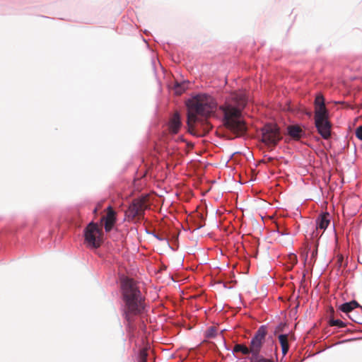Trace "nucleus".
<instances>
[{
    "label": "nucleus",
    "mask_w": 362,
    "mask_h": 362,
    "mask_svg": "<svg viewBox=\"0 0 362 362\" xmlns=\"http://www.w3.org/2000/svg\"><path fill=\"white\" fill-rule=\"evenodd\" d=\"M249 359L250 362H274L272 359L267 358L262 356L261 354L251 356Z\"/></svg>",
    "instance_id": "dca6fc26"
},
{
    "label": "nucleus",
    "mask_w": 362,
    "mask_h": 362,
    "mask_svg": "<svg viewBox=\"0 0 362 362\" xmlns=\"http://www.w3.org/2000/svg\"><path fill=\"white\" fill-rule=\"evenodd\" d=\"M327 117H329V112L326 105L315 107L314 119Z\"/></svg>",
    "instance_id": "ddd939ff"
},
{
    "label": "nucleus",
    "mask_w": 362,
    "mask_h": 362,
    "mask_svg": "<svg viewBox=\"0 0 362 362\" xmlns=\"http://www.w3.org/2000/svg\"><path fill=\"white\" fill-rule=\"evenodd\" d=\"M356 136L361 141H362V125L358 127L355 132Z\"/></svg>",
    "instance_id": "5701e85b"
},
{
    "label": "nucleus",
    "mask_w": 362,
    "mask_h": 362,
    "mask_svg": "<svg viewBox=\"0 0 362 362\" xmlns=\"http://www.w3.org/2000/svg\"><path fill=\"white\" fill-rule=\"evenodd\" d=\"M105 215L100 218V222L104 225L106 233L112 231L117 221V212L113 209L111 205H109L105 210Z\"/></svg>",
    "instance_id": "39448f33"
},
{
    "label": "nucleus",
    "mask_w": 362,
    "mask_h": 362,
    "mask_svg": "<svg viewBox=\"0 0 362 362\" xmlns=\"http://www.w3.org/2000/svg\"><path fill=\"white\" fill-rule=\"evenodd\" d=\"M356 308H361L362 309V306H361L357 301L354 300L350 302L341 304V305H339V310L349 315V317L354 322L361 323L360 322L354 319L351 315H349V313H351Z\"/></svg>",
    "instance_id": "6e6552de"
},
{
    "label": "nucleus",
    "mask_w": 362,
    "mask_h": 362,
    "mask_svg": "<svg viewBox=\"0 0 362 362\" xmlns=\"http://www.w3.org/2000/svg\"><path fill=\"white\" fill-rule=\"evenodd\" d=\"M235 352H241L244 355H247L250 354L249 348L245 345L240 344H237L235 345L233 349V353Z\"/></svg>",
    "instance_id": "2eb2a0df"
},
{
    "label": "nucleus",
    "mask_w": 362,
    "mask_h": 362,
    "mask_svg": "<svg viewBox=\"0 0 362 362\" xmlns=\"http://www.w3.org/2000/svg\"><path fill=\"white\" fill-rule=\"evenodd\" d=\"M103 235V230L98 227L97 223L92 221V247H95L96 238H98L101 240Z\"/></svg>",
    "instance_id": "f8f14e48"
},
{
    "label": "nucleus",
    "mask_w": 362,
    "mask_h": 362,
    "mask_svg": "<svg viewBox=\"0 0 362 362\" xmlns=\"http://www.w3.org/2000/svg\"><path fill=\"white\" fill-rule=\"evenodd\" d=\"M267 334V327L265 325H261L255 332L254 336L252 337L250 341V344L249 347L251 356H256L257 354H260V351L262 345L265 341Z\"/></svg>",
    "instance_id": "20e7f679"
},
{
    "label": "nucleus",
    "mask_w": 362,
    "mask_h": 362,
    "mask_svg": "<svg viewBox=\"0 0 362 362\" xmlns=\"http://www.w3.org/2000/svg\"><path fill=\"white\" fill-rule=\"evenodd\" d=\"M216 336V329L214 327H209L206 332V337L208 338H214Z\"/></svg>",
    "instance_id": "4be33fe9"
},
{
    "label": "nucleus",
    "mask_w": 362,
    "mask_h": 362,
    "mask_svg": "<svg viewBox=\"0 0 362 362\" xmlns=\"http://www.w3.org/2000/svg\"><path fill=\"white\" fill-rule=\"evenodd\" d=\"M188 81H184L182 83H177L175 86V90L177 94L181 95L187 88Z\"/></svg>",
    "instance_id": "f3484780"
},
{
    "label": "nucleus",
    "mask_w": 362,
    "mask_h": 362,
    "mask_svg": "<svg viewBox=\"0 0 362 362\" xmlns=\"http://www.w3.org/2000/svg\"><path fill=\"white\" fill-rule=\"evenodd\" d=\"M141 210V204L137 202H133L127 209L125 214L128 220H133L138 216Z\"/></svg>",
    "instance_id": "9d476101"
},
{
    "label": "nucleus",
    "mask_w": 362,
    "mask_h": 362,
    "mask_svg": "<svg viewBox=\"0 0 362 362\" xmlns=\"http://www.w3.org/2000/svg\"><path fill=\"white\" fill-rule=\"evenodd\" d=\"M96 211H97V209H94L93 213H96Z\"/></svg>",
    "instance_id": "393cba45"
},
{
    "label": "nucleus",
    "mask_w": 362,
    "mask_h": 362,
    "mask_svg": "<svg viewBox=\"0 0 362 362\" xmlns=\"http://www.w3.org/2000/svg\"><path fill=\"white\" fill-rule=\"evenodd\" d=\"M281 139L280 129L275 124H267L262 129V141L267 145L276 146Z\"/></svg>",
    "instance_id": "7ed1b4c3"
},
{
    "label": "nucleus",
    "mask_w": 362,
    "mask_h": 362,
    "mask_svg": "<svg viewBox=\"0 0 362 362\" xmlns=\"http://www.w3.org/2000/svg\"><path fill=\"white\" fill-rule=\"evenodd\" d=\"M247 103L246 93L242 90L232 93L218 107L213 97L206 94L199 95L194 100L187 103L188 117L194 116V113L206 117L216 113L228 129L242 134L247 130L246 124L241 119L242 110Z\"/></svg>",
    "instance_id": "f257e3e1"
},
{
    "label": "nucleus",
    "mask_w": 362,
    "mask_h": 362,
    "mask_svg": "<svg viewBox=\"0 0 362 362\" xmlns=\"http://www.w3.org/2000/svg\"><path fill=\"white\" fill-rule=\"evenodd\" d=\"M332 216L328 212H322L318 215L315 220V228L316 232H313V237L318 236V230H321L324 232L329 225L331 222Z\"/></svg>",
    "instance_id": "0eeeda50"
},
{
    "label": "nucleus",
    "mask_w": 362,
    "mask_h": 362,
    "mask_svg": "<svg viewBox=\"0 0 362 362\" xmlns=\"http://www.w3.org/2000/svg\"><path fill=\"white\" fill-rule=\"evenodd\" d=\"M314 105H315V107L325 105V98L322 95V94L318 93L316 95L315 101H314Z\"/></svg>",
    "instance_id": "aec40b11"
},
{
    "label": "nucleus",
    "mask_w": 362,
    "mask_h": 362,
    "mask_svg": "<svg viewBox=\"0 0 362 362\" xmlns=\"http://www.w3.org/2000/svg\"><path fill=\"white\" fill-rule=\"evenodd\" d=\"M316 255H317V250H313V251L312 252L310 259H315Z\"/></svg>",
    "instance_id": "b1692460"
},
{
    "label": "nucleus",
    "mask_w": 362,
    "mask_h": 362,
    "mask_svg": "<svg viewBox=\"0 0 362 362\" xmlns=\"http://www.w3.org/2000/svg\"><path fill=\"white\" fill-rule=\"evenodd\" d=\"M279 340L281 346L282 354L284 355H286L289 349V345L288 342V335L280 334L279 336Z\"/></svg>",
    "instance_id": "4468645a"
},
{
    "label": "nucleus",
    "mask_w": 362,
    "mask_h": 362,
    "mask_svg": "<svg viewBox=\"0 0 362 362\" xmlns=\"http://www.w3.org/2000/svg\"><path fill=\"white\" fill-rule=\"evenodd\" d=\"M85 244L87 245V247L90 246V223H89L86 228L85 230Z\"/></svg>",
    "instance_id": "6ab92c4d"
},
{
    "label": "nucleus",
    "mask_w": 362,
    "mask_h": 362,
    "mask_svg": "<svg viewBox=\"0 0 362 362\" xmlns=\"http://www.w3.org/2000/svg\"><path fill=\"white\" fill-rule=\"evenodd\" d=\"M288 134L294 140H299L304 134L303 130L298 125H289L287 127Z\"/></svg>",
    "instance_id": "9b49d317"
},
{
    "label": "nucleus",
    "mask_w": 362,
    "mask_h": 362,
    "mask_svg": "<svg viewBox=\"0 0 362 362\" xmlns=\"http://www.w3.org/2000/svg\"><path fill=\"white\" fill-rule=\"evenodd\" d=\"M182 122L180 119V116L178 112H175L172 117L170 118L168 123L169 131L173 134H176L178 133L180 129L181 128Z\"/></svg>",
    "instance_id": "1a4fd4ad"
},
{
    "label": "nucleus",
    "mask_w": 362,
    "mask_h": 362,
    "mask_svg": "<svg viewBox=\"0 0 362 362\" xmlns=\"http://www.w3.org/2000/svg\"><path fill=\"white\" fill-rule=\"evenodd\" d=\"M121 313L128 327L136 317L142 315L146 309V298L142 294L137 283L132 279L121 280Z\"/></svg>",
    "instance_id": "f03ea898"
},
{
    "label": "nucleus",
    "mask_w": 362,
    "mask_h": 362,
    "mask_svg": "<svg viewBox=\"0 0 362 362\" xmlns=\"http://www.w3.org/2000/svg\"><path fill=\"white\" fill-rule=\"evenodd\" d=\"M315 125L317 132L324 139H328L331 136L332 124L329 117L315 119Z\"/></svg>",
    "instance_id": "423d86ee"
},
{
    "label": "nucleus",
    "mask_w": 362,
    "mask_h": 362,
    "mask_svg": "<svg viewBox=\"0 0 362 362\" xmlns=\"http://www.w3.org/2000/svg\"><path fill=\"white\" fill-rule=\"evenodd\" d=\"M148 352L146 349H142L139 353L138 360L139 362H148L147 361Z\"/></svg>",
    "instance_id": "412c9836"
},
{
    "label": "nucleus",
    "mask_w": 362,
    "mask_h": 362,
    "mask_svg": "<svg viewBox=\"0 0 362 362\" xmlns=\"http://www.w3.org/2000/svg\"><path fill=\"white\" fill-rule=\"evenodd\" d=\"M329 325L332 327H337L338 328H344L346 326V324L341 320L330 319Z\"/></svg>",
    "instance_id": "a211bd4d"
}]
</instances>
